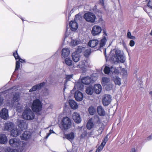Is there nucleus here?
<instances>
[{
	"label": "nucleus",
	"mask_w": 152,
	"mask_h": 152,
	"mask_svg": "<svg viewBox=\"0 0 152 152\" xmlns=\"http://www.w3.org/2000/svg\"><path fill=\"white\" fill-rule=\"evenodd\" d=\"M10 145L13 147H19L18 149H14L10 147L5 149V152H22V142L20 139L16 138L10 139L9 141Z\"/></svg>",
	"instance_id": "obj_1"
},
{
	"label": "nucleus",
	"mask_w": 152,
	"mask_h": 152,
	"mask_svg": "<svg viewBox=\"0 0 152 152\" xmlns=\"http://www.w3.org/2000/svg\"><path fill=\"white\" fill-rule=\"evenodd\" d=\"M110 56L111 60L114 61H120L123 63L125 60V58L123 56V53H121V50H116L115 51L114 50H112Z\"/></svg>",
	"instance_id": "obj_2"
},
{
	"label": "nucleus",
	"mask_w": 152,
	"mask_h": 152,
	"mask_svg": "<svg viewBox=\"0 0 152 152\" xmlns=\"http://www.w3.org/2000/svg\"><path fill=\"white\" fill-rule=\"evenodd\" d=\"M20 100V95L19 93H17L14 95L13 100L10 104L9 102H7L8 104H10L11 107H14L16 108V110L19 112H21L22 110V105L18 102Z\"/></svg>",
	"instance_id": "obj_3"
},
{
	"label": "nucleus",
	"mask_w": 152,
	"mask_h": 152,
	"mask_svg": "<svg viewBox=\"0 0 152 152\" xmlns=\"http://www.w3.org/2000/svg\"><path fill=\"white\" fill-rule=\"evenodd\" d=\"M85 49L84 47L79 46L78 47L76 51L72 53V58L75 62H77L80 60V53Z\"/></svg>",
	"instance_id": "obj_4"
},
{
	"label": "nucleus",
	"mask_w": 152,
	"mask_h": 152,
	"mask_svg": "<svg viewBox=\"0 0 152 152\" xmlns=\"http://www.w3.org/2000/svg\"><path fill=\"white\" fill-rule=\"evenodd\" d=\"M22 117L25 119L28 120H32L34 118V114L31 110L26 109L23 112Z\"/></svg>",
	"instance_id": "obj_5"
},
{
	"label": "nucleus",
	"mask_w": 152,
	"mask_h": 152,
	"mask_svg": "<svg viewBox=\"0 0 152 152\" xmlns=\"http://www.w3.org/2000/svg\"><path fill=\"white\" fill-rule=\"evenodd\" d=\"M101 83L102 85L104 86L105 88L107 90L111 89L113 87V85L110 82V80L108 78L102 77V79Z\"/></svg>",
	"instance_id": "obj_6"
},
{
	"label": "nucleus",
	"mask_w": 152,
	"mask_h": 152,
	"mask_svg": "<svg viewBox=\"0 0 152 152\" xmlns=\"http://www.w3.org/2000/svg\"><path fill=\"white\" fill-rule=\"evenodd\" d=\"M61 123L62 129L65 130L69 129L71 126L72 124L70 119L67 117L63 118Z\"/></svg>",
	"instance_id": "obj_7"
},
{
	"label": "nucleus",
	"mask_w": 152,
	"mask_h": 152,
	"mask_svg": "<svg viewBox=\"0 0 152 152\" xmlns=\"http://www.w3.org/2000/svg\"><path fill=\"white\" fill-rule=\"evenodd\" d=\"M32 109L35 112H38L42 109V105L40 101L38 99H37L34 101L32 105Z\"/></svg>",
	"instance_id": "obj_8"
},
{
	"label": "nucleus",
	"mask_w": 152,
	"mask_h": 152,
	"mask_svg": "<svg viewBox=\"0 0 152 152\" xmlns=\"http://www.w3.org/2000/svg\"><path fill=\"white\" fill-rule=\"evenodd\" d=\"M104 72L106 74L111 75L113 74H118L119 73V70L113 66L110 67L106 66L104 69Z\"/></svg>",
	"instance_id": "obj_9"
},
{
	"label": "nucleus",
	"mask_w": 152,
	"mask_h": 152,
	"mask_svg": "<svg viewBox=\"0 0 152 152\" xmlns=\"http://www.w3.org/2000/svg\"><path fill=\"white\" fill-rule=\"evenodd\" d=\"M84 18L87 21L91 23L94 22L96 18L94 14L91 12L85 13L84 15Z\"/></svg>",
	"instance_id": "obj_10"
},
{
	"label": "nucleus",
	"mask_w": 152,
	"mask_h": 152,
	"mask_svg": "<svg viewBox=\"0 0 152 152\" xmlns=\"http://www.w3.org/2000/svg\"><path fill=\"white\" fill-rule=\"evenodd\" d=\"M101 31L102 28L100 26L95 25L92 27L91 33L93 36H96L99 35Z\"/></svg>",
	"instance_id": "obj_11"
},
{
	"label": "nucleus",
	"mask_w": 152,
	"mask_h": 152,
	"mask_svg": "<svg viewBox=\"0 0 152 152\" xmlns=\"http://www.w3.org/2000/svg\"><path fill=\"white\" fill-rule=\"evenodd\" d=\"M0 117L4 120L7 119L9 117L8 110L4 108L0 111Z\"/></svg>",
	"instance_id": "obj_12"
},
{
	"label": "nucleus",
	"mask_w": 152,
	"mask_h": 152,
	"mask_svg": "<svg viewBox=\"0 0 152 152\" xmlns=\"http://www.w3.org/2000/svg\"><path fill=\"white\" fill-rule=\"evenodd\" d=\"M20 137L22 140H29L31 138V134L29 131L25 132L20 136Z\"/></svg>",
	"instance_id": "obj_13"
},
{
	"label": "nucleus",
	"mask_w": 152,
	"mask_h": 152,
	"mask_svg": "<svg viewBox=\"0 0 152 152\" xmlns=\"http://www.w3.org/2000/svg\"><path fill=\"white\" fill-rule=\"evenodd\" d=\"M111 101V97L110 95L106 94L104 96L102 101L103 104L104 106L108 105L110 103Z\"/></svg>",
	"instance_id": "obj_14"
},
{
	"label": "nucleus",
	"mask_w": 152,
	"mask_h": 152,
	"mask_svg": "<svg viewBox=\"0 0 152 152\" xmlns=\"http://www.w3.org/2000/svg\"><path fill=\"white\" fill-rule=\"evenodd\" d=\"M103 33V36L102 39L101 40L99 45H98V48L103 47L105 45L107 41V35L106 31H104Z\"/></svg>",
	"instance_id": "obj_15"
},
{
	"label": "nucleus",
	"mask_w": 152,
	"mask_h": 152,
	"mask_svg": "<svg viewBox=\"0 0 152 152\" xmlns=\"http://www.w3.org/2000/svg\"><path fill=\"white\" fill-rule=\"evenodd\" d=\"M14 125L13 123L9 121H7L4 124V130H10L14 127Z\"/></svg>",
	"instance_id": "obj_16"
},
{
	"label": "nucleus",
	"mask_w": 152,
	"mask_h": 152,
	"mask_svg": "<svg viewBox=\"0 0 152 152\" xmlns=\"http://www.w3.org/2000/svg\"><path fill=\"white\" fill-rule=\"evenodd\" d=\"M72 118L75 122L77 123H80L81 121L79 114L77 112H74L73 113Z\"/></svg>",
	"instance_id": "obj_17"
},
{
	"label": "nucleus",
	"mask_w": 152,
	"mask_h": 152,
	"mask_svg": "<svg viewBox=\"0 0 152 152\" xmlns=\"http://www.w3.org/2000/svg\"><path fill=\"white\" fill-rule=\"evenodd\" d=\"M75 97L77 101H80L83 99V95L81 92L77 91L75 92Z\"/></svg>",
	"instance_id": "obj_18"
},
{
	"label": "nucleus",
	"mask_w": 152,
	"mask_h": 152,
	"mask_svg": "<svg viewBox=\"0 0 152 152\" xmlns=\"http://www.w3.org/2000/svg\"><path fill=\"white\" fill-rule=\"evenodd\" d=\"M45 83L43 82L35 85L30 89L29 92H31L39 89L44 86Z\"/></svg>",
	"instance_id": "obj_19"
},
{
	"label": "nucleus",
	"mask_w": 152,
	"mask_h": 152,
	"mask_svg": "<svg viewBox=\"0 0 152 152\" xmlns=\"http://www.w3.org/2000/svg\"><path fill=\"white\" fill-rule=\"evenodd\" d=\"M69 26L71 30L73 31H75L78 27L77 23L75 21H72L70 22L69 24Z\"/></svg>",
	"instance_id": "obj_20"
},
{
	"label": "nucleus",
	"mask_w": 152,
	"mask_h": 152,
	"mask_svg": "<svg viewBox=\"0 0 152 152\" xmlns=\"http://www.w3.org/2000/svg\"><path fill=\"white\" fill-rule=\"evenodd\" d=\"M69 53L70 50L68 48H63L62 50L61 56L62 58H64L68 57Z\"/></svg>",
	"instance_id": "obj_21"
},
{
	"label": "nucleus",
	"mask_w": 152,
	"mask_h": 152,
	"mask_svg": "<svg viewBox=\"0 0 152 152\" xmlns=\"http://www.w3.org/2000/svg\"><path fill=\"white\" fill-rule=\"evenodd\" d=\"M99 41L97 39H93L90 40L88 43V45L89 46L94 48L96 46H98Z\"/></svg>",
	"instance_id": "obj_22"
},
{
	"label": "nucleus",
	"mask_w": 152,
	"mask_h": 152,
	"mask_svg": "<svg viewBox=\"0 0 152 152\" xmlns=\"http://www.w3.org/2000/svg\"><path fill=\"white\" fill-rule=\"evenodd\" d=\"M18 125L19 127L22 130L27 128V125L25 121L23 120H20L18 121Z\"/></svg>",
	"instance_id": "obj_23"
},
{
	"label": "nucleus",
	"mask_w": 152,
	"mask_h": 152,
	"mask_svg": "<svg viewBox=\"0 0 152 152\" xmlns=\"http://www.w3.org/2000/svg\"><path fill=\"white\" fill-rule=\"evenodd\" d=\"M7 141V139L5 134H0V144H5Z\"/></svg>",
	"instance_id": "obj_24"
},
{
	"label": "nucleus",
	"mask_w": 152,
	"mask_h": 152,
	"mask_svg": "<svg viewBox=\"0 0 152 152\" xmlns=\"http://www.w3.org/2000/svg\"><path fill=\"white\" fill-rule=\"evenodd\" d=\"M94 89L96 93L99 94L102 91L101 86L99 84H96L94 85Z\"/></svg>",
	"instance_id": "obj_25"
},
{
	"label": "nucleus",
	"mask_w": 152,
	"mask_h": 152,
	"mask_svg": "<svg viewBox=\"0 0 152 152\" xmlns=\"http://www.w3.org/2000/svg\"><path fill=\"white\" fill-rule=\"evenodd\" d=\"M91 80L89 77H83L81 80L82 83L86 85H88L91 82Z\"/></svg>",
	"instance_id": "obj_26"
},
{
	"label": "nucleus",
	"mask_w": 152,
	"mask_h": 152,
	"mask_svg": "<svg viewBox=\"0 0 152 152\" xmlns=\"http://www.w3.org/2000/svg\"><path fill=\"white\" fill-rule=\"evenodd\" d=\"M97 111L98 114L100 116H104L105 115V112L102 107L101 106H99L97 107Z\"/></svg>",
	"instance_id": "obj_27"
},
{
	"label": "nucleus",
	"mask_w": 152,
	"mask_h": 152,
	"mask_svg": "<svg viewBox=\"0 0 152 152\" xmlns=\"http://www.w3.org/2000/svg\"><path fill=\"white\" fill-rule=\"evenodd\" d=\"M69 103L71 107L74 109H76L78 107L77 103L73 100H70L69 101Z\"/></svg>",
	"instance_id": "obj_28"
},
{
	"label": "nucleus",
	"mask_w": 152,
	"mask_h": 152,
	"mask_svg": "<svg viewBox=\"0 0 152 152\" xmlns=\"http://www.w3.org/2000/svg\"><path fill=\"white\" fill-rule=\"evenodd\" d=\"M20 132L17 128L13 129L11 131V134L13 137H16L20 133Z\"/></svg>",
	"instance_id": "obj_29"
},
{
	"label": "nucleus",
	"mask_w": 152,
	"mask_h": 152,
	"mask_svg": "<svg viewBox=\"0 0 152 152\" xmlns=\"http://www.w3.org/2000/svg\"><path fill=\"white\" fill-rule=\"evenodd\" d=\"M75 137V134L74 133L71 132L70 133L66 134L65 137L70 141H72Z\"/></svg>",
	"instance_id": "obj_30"
},
{
	"label": "nucleus",
	"mask_w": 152,
	"mask_h": 152,
	"mask_svg": "<svg viewBox=\"0 0 152 152\" xmlns=\"http://www.w3.org/2000/svg\"><path fill=\"white\" fill-rule=\"evenodd\" d=\"M86 92L88 94L92 95L93 93L94 89L91 86L87 87L86 89Z\"/></svg>",
	"instance_id": "obj_31"
},
{
	"label": "nucleus",
	"mask_w": 152,
	"mask_h": 152,
	"mask_svg": "<svg viewBox=\"0 0 152 152\" xmlns=\"http://www.w3.org/2000/svg\"><path fill=\"white\" fill-rule=\"evenodd\" d=\"M94 126L92 119H90L87 124V128L88 129H91Z\"/></svg>",
	"instance_id": "obj_32"
},
{
	"label": "nucleus",
	"mask_w": 152,
	"mask_h": 152,
	"mask_svg": "<svg viewBox=\"0 0 152 152\" xmlns=\"http://www.w3.org/2000/svg\"><path fill=\"white\" fill-rule=\"evenodd\" d=\"M65 63L66 65L69 66H71L72 64V61L69 57H66L64 60Z\"/></svg>",
	"instance_id": "obj_33"
},
{
	"label": "nucleus",
	"mask_w": 152,
	"mask_h": 152,
	"mask_svg": "<svg viewBox=\"0 0 152 152\" xmlns=\"http://www.w3.org/2000/svg\"><path fill=\"white\" fill-rule=\"evenodd\" d=\"M83 87V85L80 82H78L75 83L74 87V88L75 89H77L79 90H81Z\"/></svg>",
	"instance_id": "obj_34"
},
{
	"label": "nucleus",
	"mask_w": 152,
	"mask_h": 152,
	"mask_svg": "<svg viewBox=\"0 0 152 152\" xmlns=\"http://www.w3.org/2000/svg\"><path fill=\"white\" fill-rule=\"evenodd\" d=\"M85 49L82 51V52H84V55L86 57H88L90 55L91 53V50L90 48L86 49L84 48Z\"/></svg>",
	"instance_id": "obj_35"
},
{
	"label": "nucleus",
	"mask_w": 152,
	"mask_h": 152,
	"mask_svg": "<svg viewBox=\"0 0 152 152\" xmlns=\"http://www.w3.org/2000/svg\"><path fill=\"white\" fill-rule=\"evenodd\" d=\"M86 64L87 63L86 61L85 60L81 61L80 62L79 64L77 66V67L81 68H84Z\"/></svg>",
	"instance_id": "obj_36"
},
{
	"label": "nucleus",
	"mask_w": 152,
	"mask_h": 152,
	"mask_svg": "<svg viewBox=\"0 0 152 152\" xmlns=\"http://www.w3.org/2000/svg\"><path fill=\"white\" fill-rule=\"evenodd\" d=\"M113 80L115 84L119 85H121V79L120 78L118 77H116L113 79Z\"/></svg>",
	"instance_id": "obj_37"
},
{
	"label": "nucleus",
	"mask_w": 152,
	"mask_h": 152,
	"mask_svg": "<svg viewBox=\"0 0 152 152\" xmlns=\"http://www.w3.org/2000/svg\"><path fill=\"white\" fill-rule=\"evenodd\" d=\"M81 42L80 41L73 40L70 42V45L72 46H74L80 44Z\"/></svg>",
	"instance_id": "obj_38"
},
{
	"label": "nucleus",
	"mask_w": 152,
	"mask_h": 152,
	"mask_svg": "<svg viewBox=\"0 0 152 152\" xmlns=\"http://www.w3.org/2000/svg\"><path fill=\"white\" fill-rule=\"evenodd\" d=\"M95 109L93 107H91L88 109V111L89 113L91 115H93L95 112Z\"/></svg>",
	"instance_id": "obj_39"
},
{
	"label": "nucleus",
	"mask_w": 152,
	"mask_h": 152,
	"mask_svg": "<svg viewBox=\"0 0 152 152\" xmlns=\"http://www.w3.org/2000/svg\"><path fill=\"white\" fill-rule=\"evenodd\" d=\"M127 37L129 39H135V37L134 36H132L131 35V32H128L127 33Z\"/></svg>",
	"instance_id": "obj_40"
},
{
	"label": "nucleus",
	"mask_w": 152,
	"mask_h": 152,
	"mask_svg": "<svg viewBox=\"0 0 152 152\" xmlns=\"http://www.w3.org/2000/svg\"><path fill=\"white\" fill-rule=\"evenodd\" d=\"M13 55L16 60L20 58L18 53L17 51L14 53Z\"/></svg>",
	"instance_id": "obj_41"
},
{
	"label": "nucleus",
	"mask_w": 152,
	"mask_h": 152,
	"mask_svg": "<svg viewBox=\"0 0 152 152\" xmlns=\"http://www.w3.org/2000/svg\"><path fill=\"white\" fill-rule=\"evenodd\" d=\"M107 138H107V136L105 137L104 138V140H103V141H102V142L101 143V144L102 145H105V144L107 142L108 140Z\"/></svg>",
	"instance_id": "obj_42"
},
{
	"label": "nucleus",
	"mask_w": 152,
	"mask_h": 152,
	"mask_svg": "<svg viewBox=\"0 0 152 152\" xmlns=\"http://www.w3.org/2000/svg\"><path fill=\"white\" fill-rule=\"evenodd\" d=\"M20 67V62L19 61H16V63L15 71L18 70Z\"/></svg>",
	"instance_id": "obj_43"
},
{
	"label": "nucleus",
	"mask_w": 152,
	"mask_h": 152,
	"mask_svg": "<svg viewBox=\"0 0 152 152\" xmlns=\"http://www.w3.org/2000/svg\"><path fill=\"white\" fill-rule=\"evenodd\" d=\"M53 133H54L55 132L53 130H50L49 131V133L47 134V135L45 137V138L46 139H47L48 137L51 134Z\"/></svg>",
	"instance_id": "obj_44"
},
{
	"label": "nucleus",
	"mask_w": 152,
	"mask_h": 152,
	"mask_svg": "<svg viewBox=\"0 0 152 152\" xmlns=\"http://www.w3.org/2000/svg\"><path fill=\"white\" fill-rule=\"evenodd\" d=\"M148 6L150 8L152 7V0H148Z\"/></svg>",
	"instance_id": "obj_45"
},
{
	"label": "nucleus",
	"mask_w": 152,
	"mask_h": 152,
	"mask_svg": "<svg viewBox=\"0 0 152 152\" xmlns=\"http://www.w3.org/2000/svg\"><path fill=\"white\" fill-rule=\"evenodd\" d=\"M104 146V145H102V144H101V145L99 146V147L97 149L100 151H101L103 148Z\"/></svg>",
	"instance_id": "obj_46"
},
{
	"label": "nucleus",
	"mask_w": 152,
	"mask_h": 152,
	"mask_svg": "<svg viewBox=\"0 0 152 152\" xmlns=\"http://www.w3.org/2000/svg\"><path fill=\"white\" fill-rule=\"evenodd\" d=\"M135 42H134L132 40H131L130 41L129 43V45L131 47H133L134 45Z\"/></svg>",
	"instance_id": "obj_47"
},
{
	"label": "nucleus",
	"mask_w": 152,
	"mask_h": 152,
	"mask_svg": "<svg viewBox=\"0 0 152 152\" xmlns=\"http://www.w3.org/2000/svg\"><path fill=\"white\" fill-rule=\"evenodd\" d=\"M122 70L123 75L125 76H126L127 75V72L124 69H123Z\"/></svg>",
	"instance_id": "obj_48"
},
{
	"label": "nucleus",
	"mask_w": 152,
	"mask_h": 152,
	"mask_svg": "<svg viewBox=\"0 0 152 152\" xmlns=\"http://www.w3.org/2000/svg\"><path fill=\"white\" fill-rule=\"evenodd\" d=\"M72 77V75H67L66 76V80H68L71 78Z\"/></svg>",
	"instance_id": "obj_49"
},
{
	"label": "nucleus",
	"mask_w": 152,
	"mask_h": 152,
	"mask_svg": "<svg viewBox=\"0 0 152 152\" xmlns=\"http://www.w3.org/2000/svg\"><path fill=\"white\" fill-rule=\"evenodd\" d=\"M1 94L0 93V105H1L3 103V99L1 97Z\"/></svg>",
	"instance_id": "obj_50"
},
{
	"label": "nucleus",
	"mask_w": 152,
	"mask_h": 152,
	"mask_svg": "<svg viewBox=\"0 0 152 152\" xmlns=\"http://www.w3.org/2000/svg\"><path fill=\"white\" fill-rule=\"evenodd\" d=\"M18 59H19V61L21 63H24L25 62V60L23 59H21L20 58Z\"/></svg>",
	"instance_id": "obj_51"
},
{
	"label": "nucleus",
	"mask_w": 152,
	"mask_h": 152,
	"mask_svg": "<svg viewBox=\"0 0 152 152\" xmlns=\"http://www.w3.org/2000/svg\"><path fill=\"white\" fill-rule=\"evenodd\" d=\"M99 3L102 5H104V1L103 0H99Z\"/></svg>",
	"instance_id": "obj_52"
},
{
	"label": "nucleus",
	"mask_w": 152,
	"mask_h": 152,
	"mask_svg": "<svg viewBox=\"0 0 152 152\" xmlns=\"http://www.w3.org/2000/svg\"><path fill=\"white\" fill-rule=\"evenodd\" d=\"M86 135V132H84L82 134V137H83L84 136H85Z\"/></svg>",
	"instance_id": "obj_53"
},
{
	"label": "nucleus",
	"mask_w": 152,
	"mask_h": 152,
	"mask_svg": "<svg viewBox=\"0 0 152 152\" xmlns=\"http://www.w3.org/2000/svg\"><path fill=\"white\" fill-rule=\"evenodd\" d=\"M130 152H136L135 149L134 148L132 149Z\"/></svg>",
	"instance_id": "obj_54"
},
{
	"label": "nucleus",
	"mask_w": 152,
	"mask_h": 152,
	"mask_svg": "<svg viewBox=\"0 0 152 152\" xmlns=\"http://www.w3.org/2000/svg\"><path fill=\"white\" fill-rule=\"evenodd\" d=\"M67 33H68V32H67V31L66 33V34H65V38H66V37H68V34H67Z\"/></svg>",
	"instance_id": "obj_55"
},
{
	"label": "nucleus",
	"mask_w": 152,
	"mask_h": 152,
	"mask_svg": "<svg viewBox=\"0 0 152 152\" xmlns=\"http://www.w3.org/2000/svg\"><path fill=\"white\" fill-rule=\"evenodd\" d=\"M98 131H100V134H101V133H102V130H101V129H99L98 130Z\"/></svg>",
	"instance_id": "obj_56"
},
{
	"label": "nucleus",
	"mask_w": 152,
	"mask_h": 152,
	"mask_svg": "<svg viewBox=\"0 0 152 152\" xmlns=\"http://www.w3.org/2000/svg\"><path fill=\"white\" fill-rule=\"evenodd\" d=\"M151 136H149V137H147V140H150L151 139Z\"/></svg>",
	"instance_id": "obj_57"
},
{
	"label": "nucleus",
	"mask_w": 152,
	"mask_h": 152,
	"mask_svg": "<svg viewBox=\"0 0 152 152\" xmlns=\"http://www.w3.org/2000/svg\"><path fill=\"white\" fill-rule=\"evenodd\" d=\"M100 151L97 149H96L95 152H100Z\"/></svg>",
	"instance_id": "obj_58"
},
{
	"label": "nucleus",
	"mask_w": 152,
	"mask_h": 152,
	"mask_svg": "<svg viewBox=\"0 0 152 152\" xmlns=\"http://www.w3.org/2000/svg\"><path fill=\"white\" fill-rule=\"evenodd\" d=\"M149 94H150L152 96V91H151L150 93H149Z\"/></svg>",
	"instance_id": "obj_59"
},
{
	"label": "nucleus",
	"mask_w": 152,
	"mask_h": 152,
	"mask_svg": "<svg viewBox=\"0 0 152 152\" xmlns=\"http://www.w3.org/2000/svg\"><path fill=\"white\" fill-rule=\"evenodd\" d=\"M46 91H47V94H45V95H47L48 94V90H47Z\"/></svg>",
	"instance_id": "obj_60"
},
{
	"label": "nucleus",
	"mask_w": 152,
	"mask_h": 152,
	"mask_svg": "<svg viewBox=\"0 0 152 152\" xmlns=\"http://www.w3.org/2000/svg\"><path fill=\"white\" fill-rule=\"evenodd\" d=\"M150 34L152 36V29L151 30V32L150 33Z\"/></svg>",
	"instance_id": "obj_61"
},
{
	"label": "nucleus",
	"mask_w": 152,
	"mask_h": 152,
	"mask_svg": "<svg viewBox=\"0 0 152 152\" xmlns=\"http://www.w3.org/2000/svg\"><path fill=\"white\" fill-rule=\"evenodd\" d=\"M96 119H97V120H99V118L97 117H96Z\"/></svg>",
	"instance_id": "obj_62"
},
{
	"label": "nucleus",
	"mask_w": 152,
	"mask_h": 152,
	"mask_svg": "<svg viewBox=\"0 0 152 152\" xmlns=\"http://www.w3.org/2000/svg\"><path fill=\"white\" fill-rule=\"evenodd\" d=\"M92 150H90V151H89V152H92Z\"/></svg>",
	"instance_id": "obj_63"
},
{
	"label": "nucleus",
	"mask_w": 152,
	"mask_h": 152,
	"mask_svg": "<svg viewBox=\"0 0 152 152\" xmlns=\"http://www.w3.org/2000/svg\"><path fill=\"white\" fill-rule=\"evenodd\" d=\"M8 91L9 90L6 91H5L4 92H6V93L7 92V91Z\"/></svg>",
	"instance_id": "obj_64"
}]
</instances>
